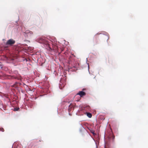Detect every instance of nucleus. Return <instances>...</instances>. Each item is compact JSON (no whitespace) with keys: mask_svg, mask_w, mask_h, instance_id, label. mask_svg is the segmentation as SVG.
Masks as SVG:
<instances>
[{"mask_svg":"<svg viewBox=\"0 0 148 148\" xmlns=\"http://www.w3.org/2000/svg\"><path fill=\"white\" fill-rule=\"evenodd\" d=\"M15 41L14 40L12 39H10L7 41L6 43V45H12L15 43Z\"/></svg>","mask_w":148,"mask_h":148,"instance_id":"1","label":"nucleus"},{"mask_svg":"<svg viewBox=\"0 0 148 148\" xmlns=\"http://www.w3.org/2000/svg\"><path fill=\"white\" fill-rule=\"evenodd\" d=\"M86 94V93L82 91H79V92L77 94V95H79L81 97L85 95Z\"/></svg>","mask_w":148,"mask_h":148,"instance_id":"2","label":"nucleus"},{"mask_svg":"<svg viewBox=\"0 0 148 148\" xmlns=\"http://www.w3.org/2000/svg\"><path fill=\"white\" fill-rule=\"evenodd\" d=\"M24 34H27L28 35H30L32 34H33V32H32L30 31L29 30H27L25 32H24Z\"/></svg>","mask_w":148,"mask_h":148,"instance_id":"3","label":"nucleus"},{"mask_svg":"<svg viewBox=\"0 0 148 148\" xmlns=\"http://www.w3.org/2000/svg\"><path fill=\"white\" fill-rule=\"evenodd\" d=\"M87 115L88 116L89 118H90L92 116V114L89 112L87 113Z\"/></svg>","mask_w":148,"mask_h":148,"instance_id":"4","label":"nucleus"},{"mask_svg":"<svg viewBox=\"0 0 148 148\" xmlns=\"http://www.w3.org/2000/svg\"><path fill=\"white\" fill-rule=\"evenodd\" d=\"M19 108H14V111H18L19 109Z\"/></svg>","mask_w":148,"mask_h":148,"instance_id":"5","label":"nucleus"},{"mask_svg":"<svg viewBox=\"0 0 148 148\" xmlns=\"http://www.w3.org/2000/svg\"><path fill=\"white\" fill-rule=\"evenodd\" d=\"M0 131L3 132L4 131V130L3 128H0Z\"/></svg>","mask_w":148,"mask_h":148,"instance_id":"6","label":"nucleus"},{"mask_svg":"<svg viewBox=\"0 0 148 148\" xmlns=\"http://www.w3.org/2000/svg\"><path fill=\"white\" fill-rule=\"evenodd\" d=\"M92 133L93 135H94L95 134V133H94V132H92Z\"/></svg>","mask_w":148,"mask_h":148,"instance_id":"7","label":"nucleus"},{"mask_svg":"<svg viewBox=\"0 0 148 148\" xmlns=\"http://www.w3.org/2000/svg\"><path fill=\"white\" fill-rule=\"evenodd\" d=\"M18 79H19L18 78H17Z\"/></svg>","mask_w":148,"mask_h":148,"instance_id":"8","label":"nucleus"}]
</instances>
